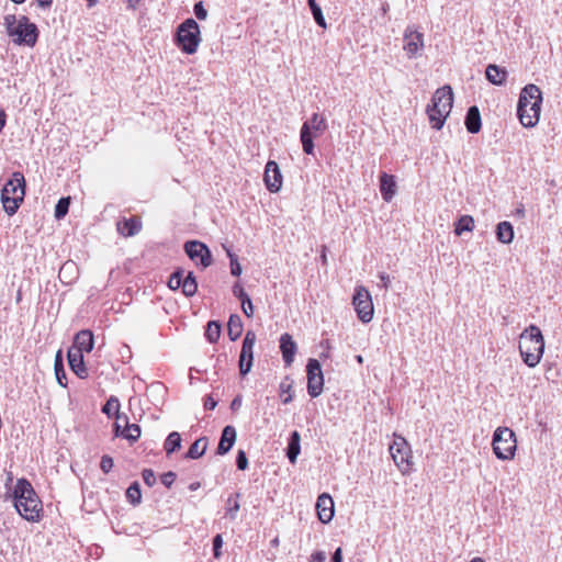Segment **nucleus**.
<instances>
[{"mask_svg": "<svg viewBox=\"0 0 562 562\" xmlns=\"http://www.w3.org/2000/svg\"><path fill=\"white\" fill-rule=\"evenodd\" d=\"M240 405H241V400H240V397H239V396H237V397H235V398L232 401L231 408H232L233 411H235V409L239 408V407H240Z\"/></svg>", "mask_w": 562, "mask_h": 562, "instance_id": "nucleus-61", "label": "nucleus"}, {"mask_svg": "<svg viewBox=\"0 0 562 562\" xmlns=\"http://www.w3.org/2000/svg\"><path fill=\"white\" fill-rule=\"evenodd\" d=\"M300 434L299 431L294 430L289 438L288 443V451L286 457L290 460L291 463H294L296 461V458L300 453L301 447H300Z\"/></svg>", "mask_w": 562, "mask_h": 562, "instance_id": "nucleus-30", "label": "nucleus"}, {"mask_svg": "<svg viewBox=\"0 0 562 562\" xmlns=\"http://www.w3.org/2000/svg\"><path fill=\"white\" fill-rule=\"evenodd\" d=\"M181 290L187 297H191L196 293L198 282L193 272H188L187 276H184Z\"/></svg>", "mask_w": 562, "mask_h": 562, "instance_id": "nucleus-31", "label": "nucleus"}, {"mask_svg": "<svg viewBox=\"0 0 562 562\" xmlns=\"http://www.w3.org/2000/svg\"><path fill=\"white\" fill-rule=\"evenodd\" d=\"M74 268H75L74 262L64 263L59 271V278L61 279L63 273H65L67 270L74 269Z\"/></svg>", "mask_w": 562, "mask_h": 562, "instance_id": "nucleus-60", "label": "nucleus"}, {"mask_svg": "<svg viewBox=\"0 0 562 562\" xmlns=\"http://www.w3.org/2000/svg\"><path fill=\"white\" fill-rule=\"evenodd\" d=\"M390 453L401 472H408L411 468V448L405 438L395 436L393 443L390 446Z\"/></svg>", "mask_w": 562, "mask_h": 562, "instance_id": "nucleus-11", "label": "nucleus"}, {"mask_svg": "<svg viewBox=\"0 0 562 562\" xmlns=\"http://www.w3.org/2000/svg\"><path fill=\"white\" fill-rule=\"evenodd\" d=\"M236 467L238 470H246L248 467V459L244 450H239L236 456Z\"/></svg>", "mask_w": 562, "mask_h": 562, "instance_id": "nucleus-46", "label": "nucleus"}, {"mask_svg": "<svg viewBox=\"0 0 562 562\" xmlns=\"http://www.w3.org/2000/svg\"><path fill=\"white\" fill-rule=\"evenodd\" d=\"M126 497L132 504L140 502V483L135 481L126 491Z\"/></svg>", "mask_w": 562, "mask_h": 562, "instance_id": "nucleus-41", "label": "nucleus"}, {"mask_svg": "<svg viewBox=\"0 0 562 562\" xmlns=\"http://www.w3.org/2000/svg\"><path fill=\"white\" fill-rule=\"evenodd\" d=\"M464 124L469 133L476 134L480 132L482 122L481 114L476 105H472L468 109Z\"/></svg>", "mask_w": 562, "mask_h": 562, "instance_id": "nucleus-24", "label": "nucleus"}, {"mask_svg": "<svg viewBox=\"0 0 562 562\" xmlns=\"http://www.w3.org/2000/svg\"><path fill=\"white\" fill-rule=\"evenodd\" d=\"M235 497H236L235 501H233L232 496L228 497V499H227L228 508H227L226 514L233 520L236 518V514H237V512L240 508V505H239V502H238V498L240 497V493H236Z\"/></svg>", "mask_w": 562, "mask_h": 562, "instance_id": "nucleus-44", "label": "nucleus"}, {"mask_svg": "<svg viewBox=\"0 0 562 562\" xmlns=\"http://www.w3.org/2000/svg\"><path fill=\"white\" fill-rule=\"evenodd\" d=\"M493 451L499 460H512L515 457L517 441L515 432L507 427H498L493 434Z\"/></svg>", "mask_w": 562, "mask_h": 562, "instance_id": "nucleus-8", "label": "nucleus"}, {"mask_svg": "<svg viewBox=\"0 0 562 562\" xmlns=\"http://www.w3.org/2000/svg\"><path fill=\"white\" fill-rule=\"evenodd\" d=\"M307 3L316 24L323 29H326V20L323 15L322 8L316 3V0H307Z\"/></svg>", "mask_w": 562, "mask_h": 562, "instance_id": "nucleus-38", "label": "nucleus"}, {"mask_svg": "<svg viewBox=\"0 0 562 562\" xmlns=\"http://www.w3.org/2000/svg\"><path fill=\"white\" fill-rule=\"evenodd\" d=\"M474 228V218L471 215H462L454 225V234L462 235L464 232H472Z\"/></svg>", "mask_w": 562, "mask_h": 562, "instance_id": "nucleus-33", "label": "nucleus"}, {"mask_svg": "<svg viewBox=\"0 0 562 562\" xmlns=\"http://www.w3.org/2000/svg\"><path fill=\"white\" fill-rule=\"evenodd\" d=\"M37 1V4L41 7V8H50L52 3H53V0H36Z\"/></svg>", "mask_w": 562, "mask_h": 562, "instance_id": "nucleus-62", "label": "nucleus"}, {"mask_svg": "<svg viewBox=\"0 0 562 562\" xmlns=\"http://www.w3.org/2000/svg\"><path fill=\"white\" fill-rule=\"evenodd\" d=\"M217 405V402L211 396V395H207L204 400V408L205 409H214Z\"/></svg>", "mask_w": 562, "mask_h": 562, "instance_id": "nucleus-56", "label": "nucleus"}, {"mask_svg": "<svg viewBox=\"0 0 562 562\" xmlns=\"http://www.w3.org/2000/svg\"><path fill=\"white\" fill-rule=\"evenodd\" d=\"M256 344V334L252 330H247L243 340L241 350L239 353L238 367L241 376L248 374L254 363V346Z\"/></svg>", "mask_w": 562, "mask_h": 562, "instance_id": "nucleus-12", "label": "nucleus"}, {"mask_svg": "<svg viewBox=\"0 0 562 562\" xmlns=\"http://www.w3.org/2000/svg\"><path fill=\"white\" fill-rule=\"evenodd\" d=\"M380 191L385 202H390L396 192L395 178L392 175L382 172L380 176Z\"/></svg>", "mask_w": 562, "mask_h": 562, "instance_id": "nucleus-23", "label": "nucleus"}, {"mask_svg": "<svg viewBox=\"0 0 562 562\" xmlns=\"http://www.w3.org/2000/svg\"><path fill=\"white\" fill-rule=\"evenodd\" d=\"M326 251H327V247L323 246L322 254H321V260H322L323 265H326V262H327Z\"/></svg>", "mask_w": 562, "mask_h": 562, "instance_id": "nucleus-64", "label": "nucleus"}, {"mask_svg": "<svg viewBox=\"0 0 562 562\" xmlns=\"http://www.w3.org/2000/svg\"><path fill=\"white\" fill-rule=\"evenodd\" d=\"M70 200V196H63L57 201L54 213L57 220H61L67 215L69 211Z\"/></svg>", "mask_w": 562, "mask_h": 562, "instance_id": "nucleus-39", "label": "nucleus"}, {"mask_svg": "<svg viewBox=\"0 0 562 562\" xmlns=\"http://www.w3.org/2000/svg\"><path fill=\"white\" fill-rule=\"evenodd\" d=\"M292 381L289 378H285L280 383V392H281V401L283 404H289L292 402L293 396L291 394Z\"/></svg>", "mask_w": 562, "mask_h": 562, "instance_id": "nucleus-40", "label": "nucleus"}, {"mask_svg": "<svg viewBox=\"0 0 562 562\" xmlns=\"http://www.w3.org/2000/svg\"><path fill=\"white\" fill-rule=\"evenodd\" d=\"M121 415H117L116 417V422L114 423V436L115 437H122V435L124 434V427L121 425Z\"/></svg>", "mask_w": 562, "mask_h": 562, "instance_id": "nucleus-54", "label": "nucleus"}, {"mask_svg": "<svg viewBox=\"0 0 562 562\" xmlns=\"http://www.w3.org/2000/svg\"><path fill=\"white\" fill-rule=\"evenodd\" d=\"M542 93L538 86L527 85L522 88L518 104L517 116L525 127H533L540 117Z\"/></svg>", "mask_w": 562, "mask_h": 562, "instance_id": "nucleus-2", "label": "nucleus"}, {"mask_svg": "<svg viewBox=\"0 0 562 562\" xmlns=\"http://www.w3.org/2000/svg\"><path fill=\"white\" fill-rule=\"evenodd\" d=\"M67 359L70 370L79 378L87 379L89 370L83 359V355L79 353L76 349H68Z\"/></svg>", "mask_w": 562, "mask_h": 562, "instance_id": "nucleus-17", "label": "nucleus"}, {"mask_svg": "<svg viewBox=\"0 0 562 562\" xmlns=\"http://www.w3.org/2000/svg\"><path fill=\"white\" fill-rule=\"evenodd\" d=\"M241 308H243L244 314L247 317H251L252 316V314H254V306H252V302H251L250 297H248L246 300H243Z\"/></svg>", "mask_w": 562, "mask_h": 562, "instance_id": "nucleus-53", "label": "nucleus"}, {"mask_svg": "<svg viewBox=\"0 0 562 562\" xmlns=\"http://www.w3.org/2000/svg\"><path fill=\"white\" fill-rule=\"evenodd\" d=\"M496 238L502 244H510L514 239V227L507 222H501L496 226Z\"/></svg>", "mask_w": 562, "mask_h": 562, "instance_id": "nucleus-26", "label": "nucleus"}, {"mask_svg": "<svg viewBox=\"0 0 562 562\" xmlns=\"http://www.w3.org/2000/svg\"><path fill=\"white\" fill-rule=\"evenodd\" d=\"M222 546H223V538L221 535H216L213 538V554L214 558L218 559L222 555Z\"/></svg>", "mask_w": 562, "mask_h": 562, "instance_id": "nucleus-49", "label": "nucleus"}, {"mask_svg": "<svg viewBox=\"0 0 562 562\" xmlns=\"http://www.w3.org/2000/svg\"><path fill=\"white\" fill-rule=\"evenodd\" d=\"M427 114L429 117V122L432 128L441 130L446 119L449 114L442 113L439 108H434V105L429 104L427 106Z\"/></svg>", "mask_w": 562, "mask_h": 562, "instance_id": "nucleus-28", "label": "nucleus"}, {"mask_svg": "<svg viewBox=\"0 0 562 562\" xmlns=\"http://www.w3.org/2000/svg\"><path fill=\"white\" fill-rule=\"evenodd\" d=\"M519 351L529 368H535L540 362L544 351V339L538 326L529 325L520 334Z\"/></svg>", "mask_w": 562, "mask_h": 562, "instance_id": "nucleus-4", "label": "nucleus"}, {"mask_svg": "<svg viewBox=\"0 0 562 562\" xmlns=\"http://www.w3.org/2000/svg\"><path fill=\"white\" fill-rule=\"evenodd\" d=\"M265 183L270 192H278L282 186V175L278 164L269 160L265 169Z\"/></svg>", "mask_w": 562, "mask_h": 562, "instance_id": "nucleus-16", "label": "nucleus"}, {"mask_svg": "<svg viewBox=\"0 0 562 562\" xmlns=\"http://www.w3.org/2000/svg\"><path fill=\"white\" fill-rule=\"evenodd\" d=\"M487 80L496 86H501L506 81L507 71L497 65H488L485 70Z\"/></svg>", "mask_w": 562, "mask_h": 562, "instance_id": "nucleus-25", "label": "nucleus"}, {"mask_svg": "<svg viewBox=\"0 0 562 562\" xmlns=\"http://www.w3.org/2000/svg\"><path fill=\"white\" fill-rule=\"evenodd\" d=\"M55 375L58 384L63 387L67 386V376L64 370L61 351H58L55 359Z\"/></svg>", "mask_w": 562, "mask_h": 562, "instance_id": "nucleus-35", "label": "nucleus"}, {"mask_svg": "<svg viewBox=\"0 0 562 562\" xmlns=\"http://www.w3.org/2000/svg\"><path fill=\"white\" fill-rule=\"evenodd\" d=\"M326 128V120L318 113H313L311 119L303 123L300 132V139L302 143L303 151L306 155L314 154V138L323 134Z\"/></svg>", "mask_w": 562, "mask_h": 562, "instance_id": "nucleus-7", "label": "nucleus"}, {"mask_svg": "<svg viewBox=\"0 0 562 562\" xmlns=\"http://www.w3.org/2000/svg\"><path fill=\"white\" fill-rule=\"evenodd\" d=\"M188 257L195 263L207 268L212 265V255L207 246L199 240H189L184 244Z\"/></svg>", "mask_w": 562, "mask_h": 562, "instance_id": "nucleus-13", "label": "nucleus"}, {"mask_svg": "<svg viewBox=\"0 0 562 562\" xmlns=\"http://www.w3.org/2000/svg\"><path fill=\"white\" fill-rule=\"evenodd\" d=\"M228 337L232 341L237 340L243 333V322L239 315L232 314L227 324Z\"/></svg>", "mask_w": 562, "mask_h": 562, "instance_id": "nucleus-29", "label": "nucleus"}, {"mask_svg": "<svg viewBox=\"0 0 562 562\" xmlns=\"http://www.w3.org/2000/svg\"><path fill=\"white\" fill-rule=\"evenodd\" d=\"M307 393L311 397H317L323 392L324 375L321 362L317 359H308L306 364Z\"/></svg>", "mask_w": 562, "mask_h": 562, "instance_id": "nucleus-10", "label": "nucleus"}, {"mask_svg": "<svg viewBox=\"0 0 562 562\" xmlns=\"http://www.w3.org/2000/svg\"><path fill=\"white\" fill-rule=\"evenodd\" d=\"M318 519L323 524H328L334 517V501L330 495L324 493L318 496L316 502Z\"/></svg>", "mask_w": 562, "mask_h": 562, "instance_id": "nucleus-18", "label": "nucleus"}, {"mask_svg": "<svg viewBox=\"0 0 562 562\" xmlns=\"http://www.w3.org/2000/svg\"><path fill=\"white\" fill-rule=\"evenodd\" d=\"M94 347L93 334L90 329H82L75 335L74 344L69 349H76L79 353L91 352Z\"/></svg>", "mask_w": 562, "mask_h": 562, "instance_id": "nucleus-19", "label": "nucleus"}, {"mask_svg": "<svg viewBox=\"0 0 562 562\" xmlns=\"http://www.w3.org/2000/svg\"><path fill=\"white\" fill-rule=\"evenodd\" d=\"M124 2L126 3L127 8L135 9L139 0H124Z\"/></svg>", "mask_w": 562, "mask_h": 562, "instance_id": "nucleus-63", "label": "nucleus"}, {"mask_svg": "<svg viewBox=\"0 0 562 562\" xmlns=\"http://www.w3.org/2000/svg\"><path fill=\"white\" fill-rule=\"evenodd\" d=\"M147 392L150 394H156L160 397V400H162L166 394V387L162 383L156 382L148 386Z\"/></svg>", "mask_w": 562, "mask_h": 562, "instance_id": "nucleus-45", "label": "nucleus"}, {"mask_svg": "<svg viewBox=\"0 0 562 562\" xmlns=\"http://www.w3.org/2000/svg\"><path fill=\"white\" fill-rule=\"evenodd\" d=\"M14 507L27 521H40L42 518V502L32 484L24 477L19 479L13 490Z\"/></svg>", "mask_w": 562, "mask_h": 562, "instance_id": "nucleus-1", "label": "nucleus"}, {"mask_svg": "<svg viewBox=\"0 0 562 562\" xmlns=\"http://www.w3.org/2000/svg\"><path fill=\"white\" fill-rule=\"evenodd\" d=\"M404 50L408 58L416 57L424 47V34L413 26H407L404 32Z\"/></svg>", "mask_w": 562, "mask_h": 562, "instance_id": "nucleus-14", "label": "nucleus"}, {"mask_svg": "<svg viewBox=\"0 0 562 562\" xmlns=\"http://www.w3.org/2000/svg\"><path fill=\"white\" fill-rule=\"evenodd\" d=\"M102 413L105 414L109 418L114 416L117 417V415H120V402L117 397L111 396L102 406Z\"/></svg>", "mask_w": 562, "mask_h": 562, "instance_id": "nucleus-37", "label": "nucleus"}, {"mask_svg": "<svg viewBox=\"0 0 562 562\" xmlns=\"http://www.w3.org/2000/svg\"><path fill=\"white\" fill-rule=\"evenodd\" d=\"M176 477L177 475L175 472L168 471L160 476V481L167 488H170Z\"/></svg>", "mask_w": 562, "mask_h": 562, "instance_id": "nucleus-50", "label": "nucleus"}, {"mask_svg": "<svg viewBox=\"0 0 562 562\" xmlns=\"http://www.w3.org/2000/svg\"><path fill=\"white\" fill-rule=\"evenodd\" d=\"M139 222L137 216L122 217L116 223V229L120 235L124 237L134 236L139 229Z\"/></svg>", "mask_w": 562, "mask_h": 562, "instance_id": "nucleus-22", "label": "nucleus"}, {"mask_svg": "<svg viewBox=\"0 0 562 562\" xmlns=\"http://www.w3.org/2000/svg\"><path fill=\"white\" fill-rule=\"evenodd\" d=\"M379 279H380V281L382 282V285H383L385 289H387V288H389V284H390V282H391L389 274H386L385 272H381V273L379 274Z\"/></svg>", "mask_w": 562, "mask_h": 562, "instance_id": "nucleus-57", "label": "nucleus"}, {"mask_svg": "<svg viewBox=\"0 0 562 562\" xmlns=\"http://www.w3.org/2000/svg\"><path fill=\"white\" fill-rule=\"evenodd\" d=\"M352 304L357 312L358 318L362 323H369L373 318V303L370 292L362 285L355 289Z\"/></svg>", "mask_w": 562, "mask_h": 562, "instance_id": "nucleus-9", "label": "nucleus"}, {"mask_svg": "<svg viewBox=\"0 0 562 562\" xmlns=\"http://www.w3.org/2000/svg\"><path fill=\"white\" fill-rule=\"evenodd\" d=\"M236 429L235 427L227 425L223 428L220 442L216 449V454L224 456L233 448L236 441Z\"/></svg>", "mask_w": 562, "mask_h": 562, "instance_id": "nucleus-20", "label": "nucleus"}, {"mask_svg": "<svg viewBox=\"0 0 562 562\" xmlns=\"http://www.w3.org/2000/svg\"><path fill=\"white\" fill-rule=\"evenodd\" d=\"M453 103V92L450 86L437 89L431 99V105L439 108L442 113L449 114Z\"/></svg>", "mask_w": 562, "mask_h": 562, "instance_id": "nucleus-15", "label": "nucleus"}, {"mask_svg": "<svg viewBox=\"0 0 562 562\" xmlns=\"http://www.w3.org/2000/svg\"><path fill=\"white\" fill-rule=\"evenodd\" d=\"M25 196V179L22 172L15 171L11 178L4 183L1 190V202L4 212L12 216L14 215L20 205L23 203Z\"/></svg>", "mask_w": 562, "mask_h": 562, "instance_id": "nucleus-5", "label": "nucleus"}, {"mask_svg": "<svg viewBox=\"0 0 562 562\" xmlns=\"http://www.w3.org/2000/svg\"><path fill=\"white\" fill-rule=\"evenodd\" d=\"M333 562H342V550L337 548L331 557Z\"/></svg>", "mask_w": 562, "mask_h": 562, "instance_id": "nucleus-58", "label": "nucleus"}, {"mask_svg": "<svg viewBox=\"0 0 562 562\" xmlns=\"http://www.w3.org/2000/svg\"><path fill=\"white\" fill-rule=\"evenodd\" d=\"M124 434L123 438L130 440L131 442L137 441L138 437H140V426L137 424H128L127 417H124Z\"/></svg>", "mask_w": 562, "mask_h": 562, "instance_id": "nucleus-34", "label": "nucleus"}, {"mask_svg": "<svg viewBox=\"0 0 562 562\" xmlns=\"http://www.w3.org/2000/svg\"><path fill=\"white\" fill-rule=\"evenodd\" d=\"M183 278H184V271L182 269L176 270L175 272L171 273V276L168 280V286L173 291L180 289Z\"/></svg>", "mask_w": 562, "mask_h": 562, "instance_id": "nucleus-42", "label": "nucleus"}, {"mask_svg": "<svg viewBox=\"0 0 562 562\" xmlns=\"http://www.w3.org/2000/svg\"><path fill=\"white\" fill-rule=\"evenodd\" d=\"M201 42V32L198 22L189 18L178 25L175 44L184 54L192 55L198 50Z\"/></svg>", "mask_w": 562, "mask_h": 562, "instance_id": "nucleus-6", "label": "nucleus"}, {"mask_svg": "<svg viewBox=\"0 0 562 562\" xmlns=\"http://www.w3.org/2000/svg\"><path fill=\"white\" fill-rule=\"evenodd\" d=\"M233 294L243 302L249 297V295L245 292L244 288L239 283H235L233 286Z\"/></svg>", "mask_w": 562, "mask_h": 562, "instance_id": "nucleus-52", "label": "nucleus"}, {"mask_svg": "<svg viewBox=\"0 0 562 562\" xmlns=\"http://www.w3.org/2000/svg\"><path fill=\"white\" fill-rule=\"evenodd\" d=\"M143 481L148 486H154L156 483V475L153 470L145 469L143 470Z\"/></svg>", "mask_w": 562, "mask_h": 562, "instance_id": "nucleus-51", "label": "nucleus"}, {"mask_svg": "<svg viewBox=\"0 0 562 562\" xmlns=\"http://www.w3.org/2000/svg\"><path fill=\"white\" fill-rule=\"evenodd\" d=\"M326 553L324 551H316L312 553L310 562H325Z\"/></svg>", "mask_w": 562, "mask_h": 562, "instance_id": "nucleus-55", "label": "nucleus"}, {"mask_svg": "<svg viewBox=\"0 0 562 562\" xmlns=\"http://www.w3.org/2000/svg\"><path fill=\"white\" fill-rule=\"evenodd\" d=\"M181 448V436L178 431H172L168 435L164 443V449L167 456H170L175 451Z\"/></svg>", "mask_w": 562, "mask_h": 562, "instance_id": "nucleus-32", "label": "nucleus"}, {"mask_svg": "<svg viewBox=\"0 0 562 562\" xmlns=\"http://www.w3.org/2000/svg\"><path fill=\"white\" fill-rule=\"evenodd\" d=\"M221 324L216 321H210L206 326L205 337L211 342L214 344L220 339L221 336Z\"/></svg>", "mask_w": 562, "mask_h": 562, "instance_id": "nucleus-36", "label": "nucleus"}, {"mask_svg": "<svg viewBox=\"0 0 562 562\" xmlns=\"http://www.w3.org/2000/svg\"><path fill=\"white\" fill-rule=\"evenodd\" d=\"M120 353L122 356L123 359H128L131 358V350H130V347L127 345H123L120 349Z\"/></svg>", "mask_w": 562, "mask_h": 562, "instance_id": "nucleus-59", "label": "nucleus"}, {"mask_svg": "<svg viewBox=\"0 0 562 562\" xmlns=\"http://www.w3.org/2000/svg\"><path fill=\"white\" fill-rule=\"evenodd\" d=\"M194 14L198 20L203 21L207 18V11L203 5L202 1H199L193 7Z\"/></svg>", "mask_w": 562, "mask_h": 562, "instance_id": "nucleus-48", "label": "nucleus"}, {"mask_svg": "<svg viewBox=\"0 0 562 562\" xmlns=\"http://www.w3.org/2000/svg\"><path fill=\"white\" fill-rule=\"evenodd\" d=\"M296 349L297 347L292 336L288 333L282 334L280 337V350L286 367L293 363Z\"/></svg>", "mask_w": 562, "mask_h": 562, "instance_id": "nucleus-21", "label": "nucleus"}, {"mask_svg": "<svg viewBox=\"0 0 562 562\" xmlns=\"http://www.w3.org/2000/svg\"><path fill=\"white\" fill-rule=\"evenodd\" d=\"M207 445L209 440L206 437H201L196 439L186 453V458L193 460L201 458L205 453Z\"/></svg>", "mask_w": 562, "mask_h": 562, "instance_id": "nucleus-27", "label": "nucleus"}, {"mask_svg": "<svg viewBox=\"0 0 562 562\" xmlns=\"http://www.w3.org/2000/svg\"><path fill=\"white\" fill-rule=\"evenodd\" d=\"M113 465H114V461L110 456L104 454L101 458L100 469L102 470L103 473H105V474L109 473L112 470Z\"/></svg>", "mask_w": 562, "mask_h": 562, "instance_id": "nucleus-47", "label": "nucleus"}, {"mask_svg": "<svg viewBox=\"0 0 562 562\" xmlns=\"http://www.w3.org/2000/svg\"><path fill=\"white\" fill-rule=\"evenodd\" d=\"M3 25L7 34L15 44L34 47L37 43L40 35L38 29L26 15H21L18 19L15 14H7L3 18Z\"/></svg>", "mask_w": 562, "mask_h": 562, "instance_id": "nucleus-3", "label": "nucleus"}, {"mask_svg": "<svg viewBox=\"0 0 562 562\" xmlns=\"http://www.w3.org/2000/svg\"><path fill=\"white\" fill-rule=\"evenodd\" d=\"M226 252L231 260V273L234 277H239L241 274L243 269L238 261L237 256L234 252H232L231 249H227V248H226Z\"/></svg>", "mask_w": 562, "mask_h": 562, "instance_id": "nucleus-43", "label": "nucleus"}]
</instances>
